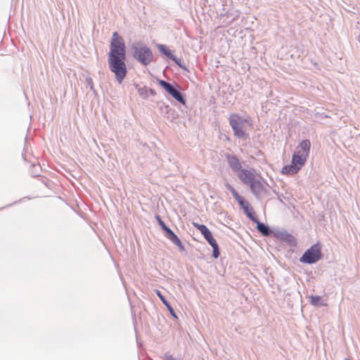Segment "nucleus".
Segmentation results:
<instances>
[{
    "mask_svg": "<svg viewBox=\"0 0 360 360\" xmlns=\"http://www.w3.org/2000/svg\"><path fill=\"white\" fill-rule=\"evenodd\" d=\"M155 218L158 221V224L160 226L162 230H165L167 227H168L158 214H156Z\"/></svg>",
    "mask_w": 360,
    "mask_h": 360,
    "instance_id": "23",
    "label": "nucleus"
},
{
    "mask_svg": "<svg viewBox=\"0 0 360 360\" xmlns=\"http://www.w3.org/2000/svg\"><path fill=\"white\" fill-rule=\"evenodd\" d=\"M308 157L304 156L300 153V151H296L294 153L292 158V163L301 167L305 164Z\"/></svg>",
    "mask_w": 360,
    "mask_h": 360,
    "instance_id": "14",
    "label": "nucleus"
},
{
    "mask_svg": "<svg viewBox=\"0 0 360 360\" xmlns=\"http://www.w3.org/2000/svg\"><path fill=\"white\" fill-rule=\"evenodd\" d=\"M229 124L233 131L235 136L239 139L246 140L248 138V134L246 133V124L248 121L239 116L238 114L233 113L230 115Z\"/></svg>",
    "mask_w": 360,
    "mask_h": 360,
    "instance_id": "3",
    "label": "nucleus"
},
{
    "mask_svg": "<svg viewBox=\"0 0 360 360\" xmlns=\"http://www.w3.org/2000/svg\"><path fill=\"white\" fill-rule=\"evenodd\" d=\"M321 300V297L320 296H311L310 297V303L313 305V306H316L317 307L319 304V301Z\"/></svg>",
    "mask_w": 360,
    "mask_h": 360,
    "instance_id": "22",
    "label": "nucleus"
},
{
    "mask_svg": "<svg viewBox=\"0 0 360 360\" xmlns=\"http://www.w3.org/2000/svg\"><path fill=\"white\" fill-rule=\"evenodd\" d=\"M193 225L200 231L207 243L212 247L213 257L215 259L218 258L220 255L219 245L216 240L214 238L211 231L204 224H198L194 223Z\"/></svg>",
    "mask_w": 360,
    "mask_h": 360,
    "instance_id": "5",
    "label": "nucleus"
},
{
    "mask_svg": "<svg viewBox=\"0 0 360 360\" xmlns=\"http://www.w3.org/2000/svg\"><path fill=\"white\" fill-rule=\"evenodd\" d=\"M275 236L291 247L297 245L296 238L286 231H278L275 233Z\"/></svg>",
    "mask_w": 360,
    "mask_h": 360,
    "instance_id": "8",
    "label": "nucleus"
},
{
    "mask_svg": "<svg viewBox=\"0 0 360 360\" xmlns=\"http://www.w3.org/2000/svg\"><path fill=\"white\" fill-rule=\"evenodd\" d=\"M165 232V236L174 245H176L180 251H184L185 248L183 245L182 243L181 242L180 239L178 238V236L173 232V231L169 229V227H167L165 230H163Z\"/></svg>",
    "mask_w": 360,
    "mask_h": 360,
    "instance_id": "10",
    "label": "nucleus"
},
{
    "mask_svg": "<svg viewBox=\"0 0 360 360\" xmlns=\"http://www.w3.org/2000/svg\"><path fill=\"white\" fill-rule=\"evenodd\" d=\"M165 360H176L175 358L172 356V355L169 353H166L164 356Z\"/></svg>",
    "mask_w": 360,
    "mask_h": 360,
    "instance_id": "26",
    "label": "nucleus"
},
{
    "mask_svg": "<svg viewBox=\"0 0 360 360\" xmlns=\"http://www.w3.org/2000/svg\"><path fill=\"white\" fill-rule=\"evenodd\" d=\"M108 60L109 69L115 74L117 82L122 84L127 73L126 46L123 38L117 32L112 36Z\"/></svg>",
    "mask_w": 360,
    "mask_h": 360,
    "instance_id": "1",
    "label": "nucleus"
},
{
    "mask_svg": "<svg viewBox=\"0 0 360 360\" xmlns=\"http://www.w3.org/2000/svg\"><path fill=\"white\" fill-rule=\"evenodd\" d=\"M159 84L164 88L174 98L182 104L186 103L184 95L172 84L164 81L159 80Z\"/></svg>",
    "mask_w": 360,
    "mask_h": 360,
    "instance_id": "6",
    "label": "nucleus"
},
{
    "mask_svg": "<svg viewBox=\"0 0 360 360\" xmlns=\"http://www.w3.org/2000/svg\"><path fill=\"white\" fill-rule=\"evenodd\" d=\"M321 258V248L319 243H316L304 252L300 261L302 263L312 264L319 261Z\"/></svg>",
    "mask_w": 360,
    "mask_h": 360,
    "instance_id": "4",
    "label": "nucleus"
},
{
    "mask_svg": "<svg viewBox=\"0 0 360 360\" xmlns=\"http://www.w3.org/2000/svg\"><path fill=\"white\" fill-rule=\"evenodd\" d=\"M226 158L229 167L233 172L238 173L241 169L242 166L240 162L236 155L226 154Z\"/></svg>",
    "mask_w": 360,
    "mask_h": 360,
    "instance_id": "11",
    "label": "nucleus"
},
{
    "mask_svg": "<svg viewBox=\"0 0 360 360\" xmlns=\"http://www.w3.org/2000/svg\"><path fill=\"white\" fill-rule=\"evenodd\" d=\"M250 191L256 198H262L266 193V188L264 184L259 179H255L250 185Z\"/></svg>",
    "mask_w": 360,
    "mask_h": 360,
    "instance_id": "7",
    "label": "nucleus"
},
{
    "mask_svg": "<svg viewBox=\"0 0 360 360\" xmlns=\"http://www.w3.org/2000/svg\"><path fill=\"white\" fill-rule=\"evenodd\" d=\"M238 204L242 207V208H243V206H245V205H248L249 203L244 200L243 202H241L240 203H238Z\"/></svg>",
    "mask_w": 360,
    "mask_h": 360,
    "instance_id": "28",
    "label": "nucleus"
},
{
    "mask_svg": "<svg viewBox=\"0 0 360 360\" xmlns=\"http://www.w3.org/2000/svg\"><path fill=\"white\" fill-rule=\"evenodd\" d=\"M165 232V236L174 245H176L180 251H184L185 248L183 245L182 243L181 242L180 239L178 238V236L173 232V231L169 229V227H167L165 230H163Z\"/></svg>",
    "mask_w": 360,
    "mask_h": 360,
    "instance_id": "9",
    "label": "nucleus"
},
{
    "mask_svg": "<svg viewBox=\"0 0 360 360\" xmlns=\"http://www.w3.org/2000/svg\"><path fill=\"white\" fill-rule=\"evenodd\" d=\"M300 168H299V166H297L296 165H294L291 162V165H286L283 167L282 172L285 174H297Z\"/></svg>",
    "mask_w": 360,
    "mask_h": 360,
    "instance_id": "17",
    "label": "nucleus"
},
{
    "mask_svg": "<svg viewBox=\"0 0 360 360\" xmlns=\"http://www.w3.org/2000/svg\"><path fill=\"white\" fill-rule=\"evenodd\" d=\"M158 48L161 53L165 54L169 59H171L174 56V54H172V51L167 49V47L165 45L159 44L158 46Z\"/></svg>",
    "mask_w": 360,
    "mask_h": 360,
    "instance_id": "18",
    "label": "nucleus"
},
{
    "mask_svg": "<svg viewBox=\"0 0 360 360\" xmlns=\"http://www.w3.org/2000/svg\"><path fill=\"white\" fill-rule=\"evenodd\" d=\"M134 58L144 66L149 65L153 60L152 51L146 45L138 42L131 45Z\"/></svg>",
    "mask_w": 360,
    "mask_h": 360,
    "instance_id": "2",
    "label": "nucleus"
},
{
    "mask_svg": "<svg viewBox=\"0 0 360 360\" xmlns=\"http://www.w3.org/2000/svg\"><path fill=\"white\" fill-rule=\"evenodd\" d=\"M240 180L246 185H250L256 178L253 173L245 169H241L238 172Z\"/></svg>",
    "mask_w": 360,
    "mask_h": 360,
    "instance_id": "12",
    "label": "nucleus"
},
{
    "mask_svg": "<svg viewBox=\"0 0 360 360\" xmlns=\"http://www.w3.org/2000/svg\"><path fill=\"white\" fill-rule=\"evenodd\" d=\"M156 295L159 297L162 302L165 305V307L167 308L168 311H169L170 314L175 319H178L174 310L172 307V306L169 304V303L167 302V300L165 299V296L162 294L160 290H155Z\"/></svg>",
    "mask_w": 360,
    "mask_h": 360,
    "instance_id": "15",
    "label": "nucleus"
},
{
    "mask_svg": "<svg viewBox=\"0 0 360 360\" xmlns=\"http://www.w3.org/2000/svg\"><path fill=\"white\" fill-rule=\"evenodd\" d=\"M238 203H240L241 202H243L244 200V198L240 195V197H238V199L236 200Z\"/></svg>",
    "mask_w": 360,
    "mask_h": 360,
    "instance_id": "29",
    "label": "nucleus"
},
{
    "mask_svg": "<svg viewBox=\"0 0 360 360\" xmlns=\"http://www.w3.org/2000/svg\"><path fill=\"white\" fill-rule=\"evenodd\" d=\"M243 211L245 213V214L248 217V218L252 221H256V217H255L254 215V213L250 212V208H249V204L245 205V206H243Z\"/></svg>",
    "mask_w": 360,
    "mask_h": 360,
    "instance_id": "19",
    "label": "nucleus"
},
{
    "mask_svg": "<svg viewBox=\"0 0 360 360\" xmlns=\"http://www.w3.org/2000/svg\"><path fill=\"white\" fill-rule=\"evenodd\" d=\"M148 93L152 96H155L156 94V92L153 89H148Z\"/></svg>",
    "mask_w": 360,
    "mask_h": 360,
    "instance_id": "27",
    "label": "nucleus"
},
{
    "mask_svg": "<svg viewBox=\"0 0 360 360\" xmlns=\"http://www.w3.org/2000/svg\"><path fill=\"white\" fill-rule=\"evenodd\" d=\"M171 60H172L176 65H178L180 68L185 69L186 67L181 63V59L178 58L176 56H174Z\"/></svg>",
    "mask_w": 360,
    "mask_h": 360,
    "instance_id": "24",
    "label": "nucleus"
},
{
    "mask_svg": "<svg viewBox=\"0 0 360 360\" xmlns=\"http://www.w3.org/2000/svg\"><path fill=\"white\" fill-rule=\"evenodd\" d=\"M233 198H235V200L238 199V197H240V195L238 194V193H236L235 194L233 195Z\"/></svg>",
    "mask_w": 360,
    "mask_h": 360,
    "instance_id": "30",
    "label": "nucleus"
},
{
    "mask_svg": "<svg viewBox=\"0 0 360 360\" xmlns=\"http://www.w3.org/2000/svg\"><path fill=\"white\" fill-rule=\"evenodd\" d=\"M311 148V143L308 139L302 141L296 148V151H300L304 156L309 157Z\"/></svg>",
    "mask_w": 360,
    "mask_h": 360,
    "instance_id": "13",
    "label": "nucleus"
},
{
    "mask_svg": "<svg viewBox=\"0 0 360 360\" xmlns=\"http://www.w3.org/2000/svg\"><path fill=\"white\" fill-rule=\"evenodd\" d=\"M225 186L231 193L232 195L237 193L236 190L229 183H226Z\"/></svg>",
    "mask_w": 360,
    "mask_h": 360,
    "instance_id": "25",
    "label": "nucleus"
},
{
    "mask_svg": "<svg viewBox=\"0 0 360 360\" xmlns=\"http://www.w3.org/2000/svg\"><path fill=\"white\" fill-rule=\"evenodd\" d=\"M257 224V230L264 236H268L271 233V231L269 227L264 223L260 222L257 218H256V221H254Z\"/></svg>",
    "mask_w": 360,
    "mask_h": 360,
    "instance_id": "16",
    "label": "nucleus"
},
{
    "mask_svg": "<svg viewBox=\"0 0 360 360\" xmlns=\"http://www.w3.org/2000/svg\"><path fill=\"white\" fill-rule=\"evenodd\" d=\"M139 94L143 99H146L148 97V89L146 86L139 87L138 89Z\"/></svg>",
    "mask_w": 360,
    "mask_h": 360,
    "instance_id": "20",
    "label": "nucleus"
},
{
    "mask_svg": "<svg viewBox=\"0 0 360 360\" xmlns=\"http://www.w3.org/2000/svg\"><path fill=\"white\" fill-rule=\"evenodd\" d=\"M85 82L86 83L87 86L89 87L90 90L92 91L94 93H96V90L94 89V82L92 78L87 74L86 76H85Z\"/></svg>",
    "mask_w": 360,
    "mask_h": 360,
    "instance_id": "21",
    "label": "nucleus"
}]
</instances>
